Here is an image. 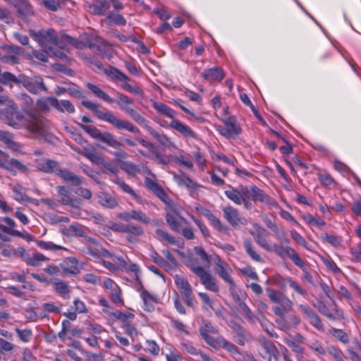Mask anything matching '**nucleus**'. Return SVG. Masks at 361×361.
Wrapping results in <instances>:
<instances>
[{
  "label": "nucleus",
  "mask_w": 361,
  "mask_h": 361,
  "mask_svg": "<svg viewBox=\"0 0 361 361\" xmlns=\"http://www.w3.org/2000/svg\"><path fill=\"white\" fill-rule=\"evenodd\" d=\"M227 350L233 357H234L240 351L238 348L233 343L227 341L224 338L220 340V346Z\"/></svg>",
  "instance_id": "obj_56"
},
{
  "label": "nucleus",
  "mask_w": 361,
  "mask_h": 361,
  "mask_svg": "<svg viewBox=\"0 0 361 361\" xmlns=\"http://www.w3.org/2000/svg\"><path fill=\"white\" fill-rule=\"evenodd\" d=\"M51 284L54 291L61 297L64 299L69 298L71 289L67 283L59 279H54L53 280Z\"/></svg>",
  "instance_id": "obj_35"
},
{
  "label": "nucleus",
  "mask_w": 361,
  "mask_h": 361,
  "mask_svg": "<svg viewBox=\"0 0 361 361\" xmlns=\"http://www.w3.org/2000/svg\"><path fill=\"white\" fill-rule=\"evenodd\" d=\"M194 250L195 254L202 261V265L200 266L205 267L206 269H209L211 264L210 258L203 248L201 247H195Z\"/></svg>",
  "instance_id": "obj_52"
},
{
  "label": "nucleus",
  "mask_w": 361,
  "mask_h": 361,
  "mask_svg": "<svg viewBox=\"0 0 361 361\" xmlns=\"http://www.w3.org/2000/svg\"><path fill=\"white\" fill-rule=\"evenodd\" d=\"M174 282L184 299L189 300L192 293V288L188 281L180 275H176Z\"/></svg>",
  "instance_id": "obj_24"
},
{
  "label": "nucleus",
  "mask_w": 361,
  "mask_h": 361,
  "mask_svg": "<svg viewBox=\"0 0 361 361\" xmlns=\"http://www.w3.org/2000/svg\"><path fill=\"white\" fill-rule=\"evenodd\" d=\"M255 230L250 231V233L253 236L257 245L267 252H272L274 245L270 244L266 238L267 232L258 224H254Z\"/></svg>",
  "instance_id": "obj_13"
},
{
  "label": "nucleus",
  "mask_w": 361,
  "mask_h": 361,
  "mask_svg": "<svg viewBox=\"0 0 361 361\" xmlns=\"http://www.w3.org/2000/svg\"><path fill=\"white\" fill-rule=\"evenodd\" d=\"M200 332L202 337L210 334L217 335L219 334L217 329L214 327L210 322L203 323L200 328Z\"/></svg>",
  "instance_id": "obj_54"
},
{
  "label": "nucleus",
  "mask_w": 361,
  "mask_h": 361,
  "mask_svg": "<svg viewBox=\"0 0 361 361\" xmlns=\"http://www.w3.org/2000/svg\"><path fill=\"white\" fill-rule=\"evenodd\" d=\"M255 230L250 231V233L253 236L257 245L267 252H272L274 245L270 244L266 238L267 232L258 224H254Z\"/></svg>",
  "instance_id": "obj_12"
},
{
  "label": "nucleus",
  "mask_w": 361,
  "mask_h": 361,
  "mask_svg": "<svg viewBox=\"0 0 361 361\" xmlns=\"http://www.w3.org/2000/svg\"><path fill=\"white\" fill-rule=\"evenodd\" d=\"M51 102L52 107L59 112L73 114L75 111V107L69 100H59L54 97V99H51Z\"/></svg>",
  "instance_id": "obj_33"
},
{
  "label": "nucleus",
  "mask_w": 361,
  "mask_h": 361,
  "mask_svg": "<svg viewBox=\"0 0 361 361\" xmlns=\"http://www.w3.org/2000/svg\"><path fill=\"white\" fill-rule=\"evenodd\" d=\"M140 293L144 302V309L148 312H152L154 308V304L157 302L156 296L146 290H141Z\"/></svg>",
  "instance_id": "obj_37"
},
{
  "label": "nucleus",
  "mask_w": 361,
  "mask_h": 361,
  "mask_svg": "<svg viewBox=\"0 0 361 361\" xmlns=\"http://www.w3.org/2000/svg\"><path fill=\"white\" fill-rule=\"evenodd\" d=\"M31 36L44 49H48L49 46L52 45L59 47L56 32L53 29H48L47 30H41L38 32H31Z\"/></svg>",
  "instance_id": "obj_6"
},
{
  "label": "nucleus",
  "mask_w": 361,
  "mask_h": 361,
  "mask_svg": "<svg viewBox=\"0 0 361 361\" xmlns=\"http://www.w3.org/2000/svg\"><path fill=\"white\" fill-rule=\"evenodd\" d=\"M318 310L322 314L331 319H336L341 315V313L338 310H335L334 312H331L323 303L319 304Z\"/></svg>",
  "instance_id": "obj_59"
},
{
  "label": "nucleus",
  "mask_w": 361,
  "mask_h": 361,
  "mask_svg": "<svg viewBox=\"0 0 361 361\" xmlns=\"http://www.w3.org/2000/svg\"><path fill=\"white\" fill-rule=\"evenodd\" d=\"M82 154L94 164L101 165L104 163V159L94 151H90L87 149H84Z\"/></svg>",
  "instance_id": "obj_51"
},
{
  "label": "nucleus",
  "mask_w": 361,
  "mask_h": 361,
  "mask_svg": "<svg viewBox=\"0 0 361 361\" xmlns=\"http://www.w3.org/2000/svg\"><path fill=\"white\" fill-rule=\"evenodd\" d=\"M173 178L180 187H185L191 191L196 190L200 185L185 173L173 174Z\"/></svg>",
  "instance_id": "obj_30"
},
{
  "label": "nucleus",
  "mask_w": 361,
  "mask_h": 361,
  "mask_svg": "<svg viewBox=\"0 0 361 361\" xmlns=\"http://www.w3.org/2000/svg\"><path fill=\"white\" fill-rule=\"evenodd\" d=\"M47 260V258L41 253H34L32 256L29 255L26 263L32 267H37L41 262Z\"/></svg>",
  "instance_id": "obj_57"
},
{
  "label": "nucleus",
  "mask_w": 361,
  "mask_h": 361,
  "mask_svg": "<svg viewBox=\"0 0 361 361\" xmlns=\"http://www.w3.org/2000/svg\"><path fill=\"white\" fill-rule=\"evenodd\" d=\"M20 85H22L27 91L35 94H37L39 90L47 91L43 79L39 75H35L30 78L24 74H20Z\"/></svg>",
  "instance_id": "obj_7"
},
{
  "label": "nucleus",
  "mask_w": 361,
  "mask_h": 361,
  "mask_svg": "<svg viewBox=\"0 0 361 361\" xmlns=\"http://www.w3.org/2000/svg\"><path fill=\"white\" fill-rule=\"evenodd\" d=\"M60 269L64 274L75 275L80 272L78 260L74 257H69L60 264Z\"/></svg>",
  "instance_id": "obj_31"
},
{
  "label": "nucleus",
  "mask_w": 361,
  "mask_h": 361,
  "mask_svg": "<svg viewBox=\"0 0 361 361\" xmlns=\"http://www.w3.org/2000/svg\"><path fill=\"white\" fill-rule=\"evenodd\" d=\"M37 170L47 173L56 174L60 167L59 164L54 160L44 159L36 162Z\"/></svg>",
  "instance_id": "obj_29"
},
{
  "label": "nucleus",
  "mask_w": 361,
  "mask_h": 361,
  "mask_svg": "<svg viewBox=\"0 0 361 361\" xmlns=\"http://www.w3.org/2000/svg\"><path fill=\"white\" fill-rule=\"evenodd\" d=\"M289 276H283L279 274H274L271 278L274 285L281 288H285L288 286V280L290 279Z\"/></svg>",
  "instance_id": "obj_58"
},
{
  "label": "nucleus",
  "mask_w": 361,
  "mask_h": 361,
  "mask_svg": "<svg viewBox=\"0 0 361 361\" xmlns=\"http://www.w3.org/2000/svg\"><path fill=\"white\" fill-rule=\"evenodd\" d=\"M214 262L215 264V271L219 276L229 284L231 287H235V282L231 277L233 270L231 267L218 255L214 257Z\"/></svg>",
  "instance_id": "obj_8"
},
{
  "label": "nucleus",
  "mask_w": 361,
  "mask_h": 361,
  "mask_svg": "<svg viewBox=\"0 0 361 361\" xmlns=\"http://www.w3.org/2000/svg\"><path fill=\"white\" fill-rule=\"evenodd\" d=\"M97 118L101 121H106L113 125L118 130L125 129L131 133L139 132V129L135 126L129 122L119 119L110 111H101V112L98 113Z\"/></svg>",
  "instance_id": "obj_5"
},
{
  "label": "nucleus",
  "mask_w": 361,
  "mask_h": 361,
  "mask_svg": "<svg viewBox=\"0 0 361 361\" xmlns=\"http://www.w3.org/2000/svg\"><path fill=\"white\" fill-rule=\"evenodd\" d=\"M226 197L236 205H243L245 209L252 208V202H258L272 205L274 203L264 192L256 185H239L233 187L229 185L224 191Z\"/></svg>",
  "instance_id": "obj_1"
},
{
  "label": "nucleus",
  "mask_w": 361,
  "mask_h": 361,
  "mask_svg": "<svg viewBox=\"0 0 361 361\" xmlns=\"http://www.w3.org/2000/svg\"><path fill=\"white\" fill-rule=\"evenodd\" d=\"M170 127L185 137L195 139L197 137L196 133L188 126L178 120L173 119Z\"/></svg>",
  "instance_id": "obj_28"
},
{
  "label": "nucleus",
  "mask_w": 361,
  "mask_h": 361,
  "mask_svg": "<svg viewBox=\"0 0 361 361\" xmlns=\"http://www.w3.org/2000/svg\"><path fill=\"white\" fill-rule=\"evenodd\" d=\"M300 311L310 319V324L319 331H323V324L319 316L309 307L300 305Z\"/></svg>",
  "instance_id": "obj_26"
},
{
  "label": "nucleus",
  "mask_w": 361,
  "mask_h": 361,
  "mask_svg": "<svg viewBox=\"0 0 361 361\" xmlns=\"http://www.w3.org/2000/svg\"><path fill=\"white\" fill-rule=\"evenodd\" d=\"M195 209L202 215L207 217V219L211 222V224L214 226V228H216L218 231L221 232L227 231V226L224 224L219 219H217L209 209L203 207L200 204L196 205L195 207Z\"/></svg>",
  "instance_id": "obj_19"
},
{
  "label": "nucleus",
  "mask_w": 361,
  "mask_h": 361,
  "mask_svg": "<svg viewBox=\"0 0 361 361\" xmlns=\"http://www.w3.org/2000/svg\"><path fill=\"white\" fill-rule=\"evenodd\" d=\"M20 74L17 77L8 71L0 73V82L4 85H20Z\"/></svg>",
  "instance_id": "obj_41"
},
{
  "label": "nucleus",
  "mask_w": 361,
  "mask_h": 361,
  "mask_svg": "<svg viewBox=\"0 0 361 361\" xmlns=\"http://www.w3.org/2000/svg\"><path fill=\"white\" fill-rule=\"evenodd\" d=\"M290 235L292 238L299 245L307 250H312L311 246L307 243L305 239L298 233L295 230L290 231Z\"/></svg>",
  "instance_id": "obj_60"
},
{
  "label": "nucleus",
  "mask_w": 361,
  "mask_h": 361,
  "mask_svg": "<svg viewBox=\"0 0 361 361\" xmlns=\"http://www.w3.org/2000/svg\"><path fill=\"white\" fill-rule=\"evenodd\" d=\"M202 76L209 82L221 81L224 78V73L219 67H214L204 70Z\"/></svg>",
  "instance_id": "obj_32"
},
{
  "label": "nucleus",
  "mask_w": 361,
  "mask_h": 361,
  "mask_svg": "<svg viewBox=\"0 0 361 361\" xmlns=\"http://www.w3.org/2000/svg\"><path fill=\"white\" fill-rule=\"evenodd\" d=\"M8 106L1 111L5 123L15 129L23 128L26 117L18 109L16 104L8 99Z\"/></svg>",
  "instance_id": "obj_4"
},
{
  "label": "nucleus",
  "mask_w": 361,
  "mask_h": 361,
  "mask_svg": "<svg viewBox=\"0 0 361 361\" xmlns=\"http://www.w3.org/2000/svg\"><path fill=\"white\" fill-rule=\"evenodd\" d=\"M272 252L282 259H290L297 267H302V259L298 254L290 246H283L278 243L274 244Z\"/></svg>",
  "instance_id": "obj_9"
},
{
  "label": "nucleus",
  "mask_w": 361,
  "mask_h": 361,
  "mask_svg": "<svg viewBox=\"0 0 361 361\" xmlns=\"http://www.w3.org/2000/svg\"><path fill=\"white\" fill-rule=\"evenodd\" d=\"M224 218L233 227L240 224L247 225V221L245 218L240 216L238 209L232 206H226L222 209Z\"/></svg>",
  "instance_id": "obj_14"
},
{
  "label": "nucleus",
  "mask_w": 361,
  "mask_h": 361,
  "mask_svg": "<svg viewBox=\"0 0 361 361\" xmlns=\"http://www.w3.org/2000/svg\"><path fill=\"white\" fill-rule=\"evenodd\" d=\"M87 86L88 89L97 97L101 98L104 99L105 102L110 104L113 102V99L103 90H102L99 87L92 83H87Z\"/></svg>",
  "instance_id": "obj_50"
},
{
  "label": "nucleus",
  "mask_w": 361,
  "mask_h": 361,
  "mask_svg": "<svg viewBox=\"0 0 361 361\" xmlns=\"http://www.w3.org/2000/svg\"><path fill=\"white\" fill-rule=\"evenodd\" d=\"M166 220L170 228L176 232H180L181 223L187 224V221L173 209L167 212Z\"/></svg>",
  "instance_id": "obj_22"
},
{
  "label": "nucleus",
  "mask_w": 361,
  "mask_h": 361,
  "mask_svg": "<svg viewBox=\"0 0 361 361\" xmlns=\"http://www.w3.org/2000/svg\"><path fill=\"white\" fill-rule=\"evenodd\" d=\"M255 230L250 231V233L253 236L257 245L267 252H272L274 245L270 244L266 238L267 232L258 224H254Z\"/></svg>",
  "instance_id": "obj_11"
},
{
  "label": "nucleus",
  "mask_w": 361,
  "mask_h": 361,
  "mask_svg": "<svg viewBox=\"0 0 361 361\" xmlns=\"http://www.w3.org/2000/svg\"><path fill=\"white\" fill-rule=\"evenodd\" d=\"M85 6L90 13L102 16L110 8V2L108 0H93L92 3H86Z\"/></svg>",
  "instance_id": "obj_21"
},
{
  "label": "nucleus",
  "mask_w": 361,
  "mask_h": 361,
  "mask_svg": "<svg viewBox=\"0 0 361 361\" xmlns=\"http://www.w3.org/2000/svg\"><path fill=\"white\" fill-rule=\"evenodd\" d=\"M259 343L264 350V352L260 353L264 360L267 361H271L272 359L278 360L279 351L272 342L262 336L259 338Z\"/></svg>",
  "instance_id": "obj_15"
},
{
  "label": "nucleus",
  "mask_w": 361,
  "mask_h": 361,
  "mask_svg": "<svg viewBox=\"0 0 361 361\" xmlns=\"http://www.w3.org/2000/svg\"><path fill=\"white\" fill-rule=\"evenodd\" d=\"M243 244L247 254L253 260L260 263L264 262V259L260 255H259L252 247V242L249 239L245 240Z\"/></svg>",
  "instance_id": "obj_48"
},
{
  "label": "nucleus",
  "mask_w": 361,
  "mask_h": 361,
  "mask_svg": "<svg viewBox=\"0 0 361 361\" xmlns=\"http://www.w3.org/2000/svg\"><path fill=\"white\" fill-rule=\"evenodd\" d=\"M114 182L119 186L123 192L130 195L138 203L143 204L142 198L124 181L116 178Z\"/></svg>",
  "instance_id": "obj_42"
},
{
  "label": "nucleus",
  "mask_w": 361,
  "mask_h": 361,
  "mask_svg": "<svg viewBox=\"0 0 361 361\" xmlns=\"http://www.w3.org/2000/svg\"><path fill=\"white\" fill-rule=\"evenodd\" d=\"M267 226H268V228H269L272 231H274L275 233V234L276 235V237H277L278 239H280V240H283V241H285L286 243H288L289 240L287 238L286 233L282 230L279 229L276 226L275 224H274L271 221H269L267 223Z\"/></svg>",
  "instance_id": "obj_63"
},
{
  "label": "nucleus",
  "mask_w": 361,
  "mask_h": 361,
  "mask_svg": "<svg viewBox=\"0 0 361 361\" xmlns=\"http://www.w3.org/2000/svg\"><path fill=\"white\" fill-rule=\"evenodd\" d=\"M0 140L13 151L20 149V145L13 140L12 135L8 132L0 130Z\"/></svg>",
  "instance_id": "obj_36"
},
{
  "label": "nucleus",
  "mask_w": 361,
  "mask_h": 361,
  "mask_svg": "<svg viewBox=\"0 0 361 361\" xmlns=\"http://www.w3.org/2000/svg\"><path fill=\"white\" fill-rule=\"evenodd\" d=\"M56 175L61 178L64 181L68 182L73 185H78L82 183V180L80 176L70 171L61 169L60 167Z\"/></svg>",
  "instance_id": "obj_34"
},
{
  "label": "nucleus",
  "mask_w": 361,
  "mask_h": 361,
  "mask_svg": "<svg viewBox=\"0 0 361 361\" xmlns=\"http://www.w3.org/2000/svg\"><path fill=\"white\" fill-rule=\"evenodd\" d=\"M213 334H210L206 336H203L202 338L205 341V342L214 348H219L220 346V340L224 338L221 336H219V334L216 335V336H213Z\"/></svg>",
  "instance_id": "obj_62"
},
{
  "label": "nucleus",
  "mask_w": 361,
  "mask_h": 361,
  "mask_svg": "<svg viewBox=\"0 0 361 361\" xmlns=\"http://www.w3.org/2000/svg\"><path fill=\"white\" fill-rule=\"evenodd\" d=\"M149 133L159 142V144L165 149H177L175 142L169 136L163 133H159L150 126H147Z\"/></svg>",
  "instance_id": "obj_18"
},
{
  "label": "nucleus",
  "mask_w": 361,
  "mask_h": 361,
  "mask_svg": "<svg viewBox=\"0 0 361 361\" xmlns=\"http://www.w3.org/2000/svg\"><path fill=\"white\" fill-rule=\"evenodd\" d=\"M152 106L159 114L164 115L169 118H172V120L176 115L175 111L161 102L153 101Z\"/></svg>",
  "instance_id": "obj_38"
},
{
  "label": "nucleus",
  "mask_w": 361,
  "mask_h": 361,
  "mask_svg": "<svg viewBox=\"0 0 361 361\" xmlns=\"http://www.w3.org/2000/svg\"><path fill=\"white\" fill-rule=\"evenodd\" d=\"M0 154L6 158L4 169L11 171H19L25 173H29L28 168L18 160L16 159H8V156L7 154L1 150H0Z\"/></svg>",
  "instance_id": "obj_27"
},
{
  "label": "nucleus",
  "mask_w": 361,
  "mask_h": 361,
  "mask_svg": "<svg viewBox=\"0 0 361 361\" xmlns=\"http://www.w3.org/2000/svg\"><path fill=\"white\" fill-rule=\"evenodd\" d=\"M327 353L332 356L336 361H345V357L343 352L333 345L327 348Z\"/></svg>",
  "instance_id": "obj_64"
},
{
  "label": "nucleus",
  "mask_w": 361,
  "mask_h": 361,
  "mask_svg": "<svg viewBox=\"0 0 361 361\" xmlns=\"http://www.w3.org/2000/svg\"><path fill=\"white\" fill-rule=\"evenodd\" d=\"M56 191L60 197L59 201L62 204L69 205L71 207H78L80 202L78 200L71 197L68 188L66 186H57Z\"/></svg>",
  "instance_id": "obj_23"
},
{
  "label": "nucleus",
  "mask_w": 361,
  "mask_h": 361,
  "mask_svg": "<svg viewBox=\"0 0 361 361\" xmlns=\"http://www.w3.org/2000/svg\"><path fill=\"white\" fill-rule=\"evenodd\" d=\"M25 114L27 117L25 118L23 128H25L32 137L44 142H52L54 136L51 132V123L31 110L25 111Z\"/></svg>",
  "instance_id": "obj_2"
},
{
  "label": "nucleus",
  "mask_w": 361,
  "mask_h": 361,
  "mask_svg": "<svg viewBox=\"0 0 361 361\" xmlns=\"http://www.w3.org/2000/svg\"><path fill=\"white\" fill-rule=\"evenodd\" d=\"M155 235L158 240H166L171 245H175L178 247H181L182 243L179 240H177L173 236L171 235L168 232L161 229L157 228L155 231Z\"/></svg>",
  "instance_id": "obj_40"
},
{
  "label": "nucleus",
  "mask_w": 361,
  "mask_h": 361,
  "mask_svg": "<svg viewBox=\"0 0 361 361\" xmlns=\"http://www.w3.org/2000/svg\"><path fill=\"white\" fill-rule=\"evenodd\" d=\"M97 140L114 149H118L121 147V144L109 132H102Z\"/></svg>",
  "instance_id": "obj_39"
},
{
  "label": "nucleus",
  "mask_w": 361,
  "mask_h": 361,
  "mask_svg": "<svg viewBox=\"0 0 361 361\" xmlns=\"http://www.w3.org/2000/svg\"><path fill=\"white\" fill-rule=\"evenodd\" d=\"M173 161L178 165L183 166L188 169H192L193 168V162L190 158L183 153H179L177 156L173 157Z\"/></svg>",
  "instance_id": "obj_46"
},
{
  "label": "nucleus",
  "mask_w": 361,
  "mask_h": 361,
  "mask_svg": "<svg viewBox=\"0 0 361 361\" xmlns=\"http://www.w3.org/2000/svg\"><path fill=\"white\" fill-rule=\"evenodd\" d=\"M145 185L146 187L153 192L162 202L166 204H170L171 199L166 192L164 190L157 181L152 178H146L145 179Z\"/></svg>",
  "instance_id": "obj_20"
},
{
  "label": "nucleus",
  "mask_w": 361,
  "mask_h": 361,
  "mask_svg": "<svg viewBox=\"0 0 361 361\" xmlns=\"http://www.w3.org/2000/svg\"><path fill=\"white\" fill-rule=\"evenodd\" d=\"M223 121L225 124V126L228 129V130L234 137L240 134L241 128L237 123L235 117L230 116L224 119Z\"/></svg>",
  "instance_id": "obj_43"
},
{
  "label": "nucleus",
  "mask_w": 361,
  "mask_h": 361,
  "mask_svg": "<svg viewBox=\"0 0 361 361\" xmlns=\"http://www.w3.org/2000/svg\"><path fill=\"white\" fill-rule=\"evenodd\" d=\"M121 109L123 110L126 113H127L137 123L140 124L147 123L146 119L143 116H142L138 112H137L128 105L123 106Z\"/></svg>",
  "instance_id": "obj_53"
},
{
  "label": "nucleus",
  "mask_w": 361,
  "mask_h": 361,
  "mask_svg": "<svg viewBox=\"0 0 361 361\" xmlns=\"http://www.w3.org/2000/svg\"><path fill=\"white\" fill-rule=\"evenodd\" d=\"M51 99H54L53 97L41 98L37 100V109L43 113H48L50 111V106H52Z\"/></svg>",
  "instance_id": "obj_47"
},
{
  "label": "nucleus",
  "mask_w": 361,
  "mask_h": 361,
  "mask_svg": "<svg viewBox=\"0 0 361 361\" xmlns=\"http://www.w3.org/2000/svg\"><path fill=\"white\" fill-rule=\"evenodd\" d=\"M12 190L13 192V197L16 201L19 202H31V198L25 194V190L22 185L19 184L15 185L13 186Z\"/></svg>",
  "instance_id": "obj_45"
},
{
  "label": "nucleus",
  "mask_w": 361,
  "mask_h": 361,
  "mask_svg": "<svg viewBox=\"0 0 361 361\" xmlns=\"http://www.w3.org/2000/svg\"><path fill=\"white\" fill-rule=\"evenodd\" d=\"M267 292L269 300L272 302L279 305L286 310H291L293 307V302L283 293L269 288H267Z\"/></svg>",
  "instance_id": "obj_16"
},
{
  "label": "nucleus",
  "mask_w": 361,
  "mask_h": 361,
  "mask_svg": "<svg viewBox=\"0 0 361 361\" xmlns=\"http://www.w3.org/2000/svg\"><path fill=\"white\" fill-rule=\"evenodd\" d=\"M104 73L114 80L119 81V82H126L129 81L130 78L123 73L120 71L118 69L115 68H110L106 69Z\"/></svg>",
  "instance_id": "obj_44"
},
{
  "label": "nucleus",
  "mask_w": 361,
  "mask_h": 361,
  "mask_svg": "<svg viewBox=\"0 0 361 361\" xmlns=\"http://www.w3.org/2000/svg\"><path fill=\"white\" fill-rule=\"evenodd\" d=\"M118 218L125 221H130L132 219H134L138 222L143 224H148L149 222V218L146 216L145 214L140 211L137 210H131L130 212H123L120 213L118 215Z\"/></svg>",
  "instance_id": "obj_25"
},
{
  "label": "nucleus",
  "mask_w": 361,
  "mask_h": 361,
  "mask_svg": "<svg viewBox=\"0 0 361 361\" xmlns=\"http://www.w3.org/2000/svg\"><path fill=\"white\" fill-rule=\"evenodd\" d=\"M190 269L200 278L201 283L204 288L214 293H218L219 288L215 278L210 274L209 269L200 267L196 260H192L188 264Z\"/></svg>",
  "instance_id": "obj_3"
},
{
  "label": "nucleus",
  "mask_w": 361,
  "mask_h": 361,
  "mask_svg": "<svg viewBox=\"0 0 361 361\" xmlns=\"http://www.w3.org/2000/svg\"><path fill=\"white\" fill-rule=\"evenodd\" d=\"M5 54H2L0 61L3 63H9L11 65L19 63V59L16 55L21 53V48L17 46L4 45L1 47Z\"/></svg>",
  "instance_id": "obj_17"
},
{
  "label": "nucleus",
  "mask_w": 361,
  "mask_h": 361,
  "mask_svg": "<svg viewBox=\"0 0 361 361\" xmlns=\"http://www.w3.org/2000/svg\"><path fill=\"white\" fill-rule=\"evenodd\" d=\"M272 252L282 259H290L297 267H302V259L298 254L290 246H283L278 243L274 244Z\"/></svg>",
  "instance_id": "obj_10"
},
{
  "label": "nucleus",
  "mask_w": 361,
  "mask_h": 361,
  "mask_svg": "<svg viewBox=\"0 0 361 361\" xmlns=\"http://www.w3.org/2000/svg\"><path fill=\"white\" fill-rule=\"evenodd\" d=\"M99 199V203L107 208H114L118 204L116 199L106 193L100 195Z\"/></svg>",
  "instance_id": "obj_49"
},
{
  "label": "nucleus",
  "mask_w": 361,
  "mask_h": 361,
  "mask_svg": "<svg viewBox=\"0 0 361 361\" xmlns=\"http://www.w3.org/2000/svg\"><path fill=\"white\" fill-rule=\"evenodd\" d=\"M106 18L110 24L124 25L126 23L125 18L118 13H110L108 14Z\"/></svg>",
  "instance_id": "obj_61"
},
{
  "label": "nucleus",
  "mask_w": 361,
  "mask_h": 361,
  "mask_svg": "<svg viewBox=\"0 0 361 361\" xmlns=\"http://www.w3.org/2000/svg\"><path fill=\"white\" fill-rule=\"evenodd\" d=\"M322 240L334 247H339L341 245L343 240L342 238L338 235H333L328 233L322 235Z\"/></svg>",
  "instance_id": "obj_55"
}]
</instances>
